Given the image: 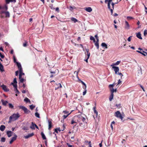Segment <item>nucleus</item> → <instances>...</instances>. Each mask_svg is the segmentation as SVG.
<instances>
[{"label":"nucleus","mask_w":147,"mask_h":147,"mask_svg":"<svg viewBox=\"0 0 147 147\" xmlns=\"http://www.w3.org/2000/svg\"><path fill=\"white\" fill-rule=\"evenodd\" d=\"M20 116L18 113L13 114L9 117V123L11 122L12 121H15L17 120Z\"/></svg>","instance_id":"1"},{"label":"nucleus","mask_w":147,"mask_h":147,"mask_svg":"<svg viewBox=\"0 0 147 147\" xmlns=\"http://www.w3.org/2000/svg\"><path fill=\"white\" fill-rule=\"evenodd\" d=\"M74 119H76L77 120V122L79 123L82 121H86V119L85 118L83 117L81 115H76L74 117Z\"/></svg>","instance_id":"2"},{"label":"nucleus","mask_w":147,"mask_h":147,"mask_svg":"<svg viewBox=\"0 0 147 147\" xmlns=\"http://www.w3.org/2000/svg\"><path fill=\"white\" fill-rule=\"evenodd\" d=\"M115 116L116 117L120 119L121 120H123V117L119 111H117L115 112Z\"/></svg>","instance_id":"3"},{"label":"nucleus","mask_w":147,"mask_h":147,"mask_svg":"<svg viewBox=\"0 0 147 147\" xmlns=\"http://www.w3.org/2000/svg\"><path fill=\"white\" fill-rule=\"evenodd\" d=\"M19 107L20 109L23 110L24 113L26 114H28L30 112V111L24 106H19Z\"/></svg>","instance_id":"4"},{"label":"nucleus","mask_w":147,"mask_h":147,"mask_svg":"<svg viewBox=\"0 0 147 147\" xmlns=\"http://www.w3.org/2000/svg\"><path fill=\"white\" fill-rule=\"evenodd\" d=\"M112 1H105V3H108V8L111 11V15H112L113 13V10L112 9H111L110 4Z\"/></svg>","instance_id":"5"},{"label":"nucleus","mask_w":147,"mask_h":147,"mask_svg":"<svg viewBox=\"0 0 147 147\" xmlns=\"http://www.w3.org/2000/svg\"><path fill=\"white\" fill-rule=\"evenodd\" d=\"M52 119H49L48 120L49 128L48 129L49 130H51L52 127Z\"/></svg>","instance_id":"6"},{"label":"nucleus","mask_w":147,"mask_h":147,"mask_svg":"<svg viewBox=\"0 0 147 147\" xmlns=\"http://www.w3.org/2000/svg\"><path fill=\"white\" fill-rule=\"evenodd\" d=\"M112 67L113 69H114V71L115 72V73L116 74H117V72L119 71V69L118 67H116L114 66H112Z\"/></svg>","instance_id":"7"},{"label":"nucleus","mask_w":147,"mask_h":147,"mask_svg":"<svg viewBox=\"0 0 147 147\" xmlns=\"http://www.w3.org/2000/svg\"><path fill=\"white\" fill-rule=\"evenodd\" d=\"M1 87L2 89L5 92H8L9 90V89L7 88V86L4 84L1 85Z\"/></svg>","instance_id":"8"},{"label":"nucleus","mask_w":147,"mask_h":147,"mask_svg":"<svg viewBox=\"0 0 147 147\" xmlns=\"http://www.w3.org/2000/svg\"><path fill=\"white\" fill-rule=\"evenodd\" d=\"M11 84L13 85V87L15 88V91L16 93L18 94L20 93V92L17 88V85L16 84H13V83H11Z\"/></svg>","instance_id":"9"},{"label":"nucleus","mask_w":147,"mask_h":147,"mask_svg":"<svg viewBox=\"0 0 147 147\" xmlns=\"http://www.w3.org/2000/svg\"><path fill=\"white\" fill-rule=\"evenodd\" d=\"M87 122L86 121H82L79 122V124L80 126L84 128V126L85 125V124H86Z\"/></svg>","instance_id":"10"},{"label":"nucleus","mask_w":147,"mask_h":147,"mask_svg":"<svg viewBox=\"0 0 147 147\" xmlns=\"http://www.w3.org/2000/svg\"><path fill=\"white\" fill-rule=\"evenodd\" d=\"M17 137V136L15 135L14 136L12 137L11 140L10 141L9 144H11L16 139Z\"/></svg>","instance_id":"11"},{"label":"nucleus","mask_w":147,"mask_h":147,"mask_svg":"<svg viewBox=\"0 0 147 147\" xmlns=\"http://www.w3.org/2000/svg\"><path fill=\"white\" fill-rule=\"evenodd\" d=\"M16 63L17 64V66L19 70V71H20V72H22V67L20 63L18 62H16Z\"/></svg>","instance_id":"12"},{"label":"nucleus","mask_w":147,"mask_h":147,"mask_svg":"<svg viewBox=\"0 0 147 147\" xmlns=\"http://www.w3.org/2000/svg\"><path fill=\"white\" fill-rule=\"evenodd\" d=\"M125 29H128L129 28V24L128 22L127 21H125Z\"/></svg>","instance_id":"13"},{"label":"nucleus","mask_w":147,"mask_h":147,"mask_svg":"<svg viewBox=\"0 0 147 147\" xmlns=\"http://www.w3.org/2000/svg\"><path fill=\"white\" fill-rule=\"evenodd\" d=\"M85 10L88 12H90L92 11V9L91 7H86L84 8Z\"/></svg>","instance_id":"14"},{"label":"nucleus","mask_w":147,"mask_h":147,"mask_svg":"<svg viewBox=\"0 0 147 147\" xmlns=\"http://www.w3.org/2000/svg\"><path fill=\"white\" fill-rule=\"evenodd\" d=\"M34 135V134L32 133L31 134H28V135H26L24 136V138L26 139H27L31 137Z\"/></svg>","instance_id":"15"},{"label":"nucleus","mask_w":147,"mask_h":147,"mask_svg":"<svg viewBox=\"0 0 147 147\" xmlns=\"http://www.w3.org/2000/svg\"><path fill=\"white\" fill-rule=\"evenodd\" d=\"M1 101L2 103V105L4 106L6 105L8 103V101H5L3 99H1Z\"/></svg>","instance_id":"16"},{"label":"nucleus","mask_w":147,"mask_h":147,"mask_svg":"<svg viewBox=\"0 0 147 147\" xmlns=\"http://www.w3.org/2000/svg\"><path fill=\"white\" fill-rule=\"evenodd\" d=\"M96 107H94L93 108V109L94 111V115H95L96 116V117H97L98 113V112L96 110Z\"/></svg>","instance_id":"17"},{"label":"nucleus","mask_w":147,"mask_h":147,"mask_svg":"<svg viewBox=\"0 0 147 147\" xmlns=\"http://www.w3.org/2000/svg\"><path fill=\"white\" fill-rule=\"evenodd\" d=\"M13 132L11 131H8L7 132V134L8 137H10L12 136Z\"/></svg>","instance_id":"18"},{"label":"nucleus","mask_w":147,"mask_h":147,"mask_svg":"<svg viewBox=\"0 0 147 147\" xmlns=\"http://www.w3.org/2000/svg\"><path fill=\"white\" fill-rule=\"evenodd\" d=\"M0 71L1 72L4 71L3 68V66L0 62Z\"/></svg>","instance_id":"19"},{"label":"nucleus","mask_w":147,"mask_h":147,"mask_svg":"<svg viewBox=\"0 0 147 147\" xmlns=\"http://www.w3.org/2000/svg\"><path fill=\"white\" fill-rule=\"evenodd\" d=\"M6 18H9L10 17V13L8 11H6L5 13Z\"/></svg>","instance_id":"20"},{"label":"nucleus","mask_w":147,"mask_h":147,"mask_svg":"<svg viewBox=\"0 0 147 147\" xmlns=\"http://www.w3.org/2000/svg\"><path fill=\"white\" fill-rule=\"evenodd\" d=\"M136 36L137 38L140 39H142V38L141 36V34L140 32H138Z\"/></svg>","instance_id":"21"},{"label":"nucleus","mask_w":147,"mask_h":147,"mask_svg":"<svg viewBox=\"0 0 147 147\" xmlns=\"http://www.w3.org/2000/svg\"><path fill=\"white\" fill-rule=\"evenodd\" d=\"M5 128V127L4 125H1L0 127V130L2 131H3Z\"/></svg>","instance_id":"22"},{"label":"nucleus","mask_w":147,"mask_h":147,"mask_svg":"<svg viewBox=\"0 0 147 147\" xmlns=\"http://www.w3.org/2000/svg\"><path fill=\"white\" fill-rule=\"evenodd\" d=\"M41 135L42 136V138L43 140H46V138L43 132H41Z\"/></svg>","instance_id":"23"},{"label":"nucleus","mask_w":147,"mask_h":147,"mask_svg":"<svg viewBox=\"0 0 147 147\" xmlns=\"http://www.w3.org/2000/svg\"><path fill=\"white\" fill-rule=\"evenodd\" d=\"M101 46L102 47H105L106 49H107L108 48L107 45L104 42H102L101 44Z\"/></svg>","instance_id":"24"},{"label":"nucleus","mask_w":147,"mask_h":147,"mask_svg":"<svg viewBox=\"0 0 147 147\" xmlns=\"http://www.w3.org/2000/svg\"><path fill=\"white\" fill-rule=\"evenodd\" d=\"M114 96L113 94L111 93V94L109 98V100L110 101H111L113 99Z\"/></svg>","instance_id":"25"},{"label":"nucleus","mask_w":147,"mask_h":147,"mask_svg":"<svg viewBox=\"0 0 147 147\" xmlns=\"http://www.w3.org/2000/svg\"><path fill=\"white\" fill-rule=\"evenodd\" d=\"M121 61H118L115 63H113L112 65L111 66H113L115 65H118L120 63Z\"/></svg>","instance_id":"26"},{"label":"nucleus","mask_w":147,"mask_h":147,"mask_svg":"<svg viewBox=\"0 0 147 147\" xmlns=\"http://www.w3.org/2000/svg\"><path fill=\"white\" fill-rule=\"evenodd\" d=\"M22 129L25 130H28L29 129L28 127L27 126H23Z\"/></svg>","instance_id":"27"},{"label":"nucleus","mask_w":147,"mask_h":147,"mask_svg":"<svg viewBox=\"0 0 147 147\" xmlns=\"http://www.w3.org/2000/svg\"><path fill=\"white\" fill-rule=\"evenodd\" d=\"M110 90L111 93L113 94L114 92H116L117 91V89H114L113 88L110 89Z\"/></svg>","instance_id":"28"},{"label":"nucleus","mask_w":147,"mask_h":147,"mask_svg":"<svg viewBox=\"0 0 147 147\" xmlns=\"http://www.w3.org/2000/svg\"><path fill=\"white\" fill-rule=\"evenodd\" d=\"M98 42L99 41H96L95 43V45L97 49H98L99 48Z\"/></svg>","instance_id":"29"},{"label":"nucleus","mask_w":147,"mask_h":147,"mask_svg":"<svg viewBox=\"0 0 147 147\" xmlns=\"http://www.w3.org/2000/svg\"><path fill=\"white\" fill-rule=\"evenodd\" d=\"M58 86V87L57 88H55V90H57L59 88H62V86L61 85V84L60 83H59L58 84H56Z\"/></svg>","instance_id":"30"},{"label":"nucleus","mask_w":147,"mask_h":147,"mask_svg":"<svg viewBox=\"0 0 147 147\" xmlns=\"http://www.w3.org/2000/svg\"><path fill=\"white\" fill-rule=\"evenodd\" d=\"M30 128L32 129H35L34 124L33 122H32V125L30 126Z\"/></svg>","instance_id":"31"},{"label":"nucleus","mask_w":147,"mask_h":147,"mask_svg":"<svg viewBox=\"0 0 147 147\" xmlns=\"http://www.w3.org/2000/svg\"><path fill=\"white\" fill-rule=\"evenodd\" d=\"M20 74L19 75V78H21V77L22 75H24V73H23L22 72H22H20Z\"/></svg>","instance_id":"32"},{"label":"nucleus","mask_w":147,"mask_h":147,"mask_svg":"<svg viewBox=\"0 0 147 147\" xmlns=\"http://www.w3.org/2000/svg\"><path fill=\"white\" fill-rule=\"evenodd\" d=\"M16 1H6V4H8L10 2H13L14 3H15L16 2Z\"/></svg>","instance_id":"33"},{"label":"nucleus","mask_w":147,"mask_h":147,"mask_svg":"<svg viewBox=\"0 0 147 147\" xmlns=\"http://www.w3.org/2000/svg\"><path fill=\"white\" fill-rule=\"evenodd\" d=\"M71 21H74L75 23L78 22L77 19L74 18H71Z\"/></svg>","instance_id":"34"},{"label":"nucleus","mask_w":147,"mask_h":147,"mask_svg":"<svg viewBox=\"0 0 147 147\" xmlns=\"http://www.w3.org/2000/svg\"><path fill=\"white\" fill-rule=\"evenodd\" d=\"M3 9H5L6 11L8 9V7L6 5H5L3 6Z\"/></svg>","instance_id":"35"},{"label":"nucleus","mask_w":147,"mask_h":147,"mask_svg":"<svg viewBox=\"0 0 147 147\" xmlns=\"http://www.w3.org/2000/svg\"><path fill=\"white\" fill-rule=\"evenodd\" d=\"M71 113V112L69 113H68L67 115H63V119H65L68 117Z\"/></svg>","instance_id":"36"},{"label":"nucleus","mask_w":147,"mask_h":147,"mask_svg":"<svg viewBox=\"0 0 147 147\" xmlns=\"http://www.w3.org/2000/svg\"><path fill=\"white\" fill-rule=\"evenodd\" d=\"M35 116L38 118H40V114L37 112L35 113Z\"/></svg>","instance_id":"37"},{"label":"nucleus","mask_w":147,"mask_h":147,"mask_svg":"<svg viewBox=\"0 0 147 147\" xmlns=\"http://www.w3.org/2000/svg\"><path fill=\"white\" fill-rule=\"evenodd\" d=\"M80 70V69H79L78 71H75L74 72V74H75L76 73V76L78 78V73L79 72Z\"/></svg>","instance_id":"38"},{"label":"nucleus","mask_w":147,"mask_h":147,"mask_svg":"<svg viewBox=\"0 0 147 147\" xmlns=\"http://www.w3.org/2000/svg\"><path fill=\"white\" fill-rule=\"evenodd\" d=\"M9 107L10 108L13 109L14 106L11 104L9 103Z\"/></svg>","instance_id":"39"},{"label":"nucleus","mask_w":147,"mask_h":147,"mask_svg":"<svg viewBox=\"0 0 147 147\" xmlns=\"http://www.w3.org/2000/svg\"><path fill=\"white\" fill-rule=\"evenodd\" d=\"M24 100L26 102H30V100L28 98H26L24 99Z\"/></svg>","instance_id":"40"},{"label":"nucleus","mask_w":147,"mask_h":147,"mask_svg":"<svg viewBox=\"0 0 147 147\" xmlns=\"http://www.w3.org/2000/svg\"><path fill=\"white\" fill-rule=\"evenodd\" d=\"M115 85V84L114 83L113 84H110L109 85V87L110 88V89L112 88H113V87H114Z\"/></svg>","instance_id":"41"},{"label":"nucleus","mask_w":147,"mask_h":147,"mask_svg":"<svg viewBox=\"0 0 147 147\" xmlns=\"http://www.w3.org/2000/svg\"><path fill=\"white\" fill-rule=\"evenodd\" d=\"M13 84H16L17 83V82L16 80V78H15L14 79L13 81V83H12Z\"/></svg>","instance_id":"42"},{"label":"nucleus","mask_w":147,"mask_h":147,"mask_svg":"<svg viewBox=\"0 0 147 147\" xmlns=\"http://www.w3.org/2000/svg\"><path fill=\"white\" fill-rule=\"evenodd\" d=\"M50 8L54 10L55 9V8L53 7V5L52 4H51L49 5Z\"/></svg>","instance_id":"43"},{"label":"nucleus","mask_w":147,"mask_h":147,"mask_svg":"<svg viewBox=\"0 0 147 147\" xmlns=\"http://www.w3.org/2000/svg\"><path fill=\"white\" fill-rule=\"evenodd\" d=\"M35 107V106L33 105H31L30 106V107L31 110H33Z\"/></svg>","instance_id":"44"},{"label":"nucleus","mask_w":147,"mask_h":147,"mask_svg":"<svg viewBox=\"0 0 147 147\" xmlns=\"http://www.w3.org/2000/svg\"><path fill=\"white\" fill-rule=\"evenodd\" d=\"M87 52V56H88V59H89V58L90 55V53L89 52H88V50H86Z\"/></svg>","instance_id":"45"},{"label":"nucleus","mask_w":147,"mask_h":147,"mask_svg":"<svg viewBox=\"0 0 147 147\" xmlns=\"http://www.w3.org/2000/svg\"><path fill=\"white\" fill-rule=\"evenodd\" d=\"M5 141V138L4 137H2L1 138V141L2 142H4Z\"/></svg>","instance_id":"46"},{"label":"nucleus","mask_w":147,"mask_h":147,"mask_svg":"<svg viewBox=\"0 0 147 147\" xmlns=\"http://www.w3.org/2000/svg\"><path fill=\"white\" fill-rule=\"evenodd\" d=\"M74 118L73 119H72L71 120V123L72 124H73L74 123H77V122L76 121H74Z\"/></svg>","instance_id":"47"},{"label":"nucleus","mask_w":147,"mask_h":147,"mask_svg":"<svg viewBox=\"0 0 147 147\" xmlns=\"http://www.w3.org/2000/svg\"><path fill=\"white\" fill-rule=\"evenodd\" d=\"M118 74L121 76V79H122V77L123 76V75L121 73L118 72Z\"/></svg>","instance_id":"48"},{"label":"nucleus","mask_w":147,"mask_h":147,"mask_svg":"<svg viewBox=\"0 0 147 147\" xmlns=\"http://www.w3.org/2000/svg\"><path fill=\"white\" fill-rule=\"evenodd\" d=\"M118 3V2H117V3H114L113 2H111V5L112 6V7L113 9H114V5L116 3Z\"/></svg>","instance_id":"49"},{"label":"nucleus","mask_w":147,"mask_h":147,"mask_svg":"<svg viewBox=\"0 0 147 147\" xmlns=\"http://www.w3.org/2000/svg\"><path fill=\"white\" fill-rule=\"evenodd\" d=\"M27 42L25 41V42L23 44V46L24 47H26L27 46Z\"/></svg>","instance_id":"50"},{"label":"nucleus","mask_w":147,"mask_h":147,"mask_svg":"<svg viewBox=\"0 0 147 147\" xmlns=\"http://www.w3.org/2000/svg\"><path fill=\"white\" fill-rule=\"evenodd\" d=\"M68 146V147H73L74 146L70 145L69 144V143H67L66 144Z\"/></svg>","instance_id":"51"},{"label":"nucleus","mask_w":147,"mask_h":147,"mask_svg":"<svg viewBox=\"0 0 147 147\" xmlns=\"http://www.w3.org/2000/svg\"><path fill=\"white\" fill-rule=\"evenodd\" d=\"M19 79H20V82H22V83H23V82H24V79L23 78H19Z\"/></svg>","instance_id":"52"},{"label":"nucleus","mask_w":147,"mask_h":147,"mask_svg":"<svg viewBox=\"0 0 147 147\" xmlns=\"http://www.w3.org/2000/svg\"><path fill=\"white\" fill-rule=\"evenodd\" d=\"M144 35L146 36L147 35V30H145L144 31Z\"/></svg>","instance_id":"53"},{"label":"nucleus","mask_w":147,"mask_h":147,"mask_svg":"<svg viewBox=\"0 0 147 147\" xmlns=\"http://www.w3.org/2000/svg\"><path fill=\"white\" fill-rule=\"evenodd\" d=\"M134 18L130 16H127V19L128 20H131L132 19H133Z\"/></svg>","instance_id":"54"},{"label":"nucleus","mask_w":147,"mask_h":147,"mask_svg":"<svg viewBox=\"0 0 147 147\" xmlns=\"http://www.w3.org/2000/svg\"><path fill=\"white\" fill-rule=\"evenodd\" d=\"M95 38H96V41H99V39H98V36L97 34L95 36Z\"/></svg>","instance_id":"55"},{"label":"nucleus","mask_w":147,"mask_h":147,"mask_svg":"<svg viewBox=\"0 0 147 147\" xmlns=\"http://www.w3.org/2000/svg\"><path fill=\"white\" fill-rule=\"evenodd\" d=\"M79 80L80 81V82L82 83V84H83L84 85H86L85 84L82 80Z\"/></svg>","instance_id":"56"},{"label":"nucleus","mask_w":147,"mask_h":147,"mask_svg":"<svg viewBox=\"0 0 147 147\" xmlns=\"http://www.w3.org/2000/svg\"><path fill=\"white\" fill-rule=\"evenodd\" d=\"M6 11H0V14H2L3 13H5Z\"/></svg>","instance_id":"57"},{"label":"nucleus","mask_w":147,"mask_h":147,"mask_svg":"<svg viewBox=\"0 0 147 147\" xmlns=\"http://www.w3.org/2000/svg\"><path fill=\"white\" fill-rule=\"evenodd\" d=\"M0 56L2 58H3L4 57V56L3 55H2L0 52Z\"/></svg>","instance_id":"58"},{"label":"nucleus","mask_w":147,"mask_h":147,"mask_svg":"<svg viewBox=\"0 0 147 147\" xmlns=\"http://www.w3.org/2000/svg\"><path fill=\"white\" fill-rule=\"evenodd\" d=\"M86 90H85V91L83 92V95H84L86 94Z\"/></svg>","instance_id":"59"},{"label":"nucleus","mask_w":147,"mask_h":147,"mask_svg":"<svg viewBox=\"0 0 147 147\" xmlns=\"http://www.w3.org/2000/svg\"><path fill=\"white\" fill-rule=\"evenodd\" d=\"M120 104H116V106L118 108H120Z\"/></svg>","instance_id":"60"},{"label":"nucleus","mask_w":147,"mask_h":147,"mask_svg":"<svg viewBox=\"0 0 147 147\" xmlns=\"http://www.w3.org/2000/svg\"><path fill=\"white\" fill-rule=\"evenodd\" d=\"M121 80L120 79H119L118 80L117 84L118 85L119 84H120V83H121Z\"/></svg>","instance_id":"61"},{"label":"nucleus","mask_w":147,"mask_h":147,"mask_svg":"<svg viewBox=\"0 0 147 147\" xmlns=\"http://www.w3.org/2000/svg\"><path fill=\"white\" fill-rule=\"evenodd\" d=\"M63 112L65 114H67L69 112L66 111H63Z\"/></svg>","instance_id":"62"},{"label":"nucleus","mask_w":147,"mask_h":147,"mask_svg":"<svg viewBox=\"0 0 147 147\" xmlns=\"http://www.w3.org/2000/svg\"><path fill=\"white\" fill-rule=\"evenodd\" d=\"M94 38V37L92 36H91L90 37V39L91 40H93Z\"/></svg>","instance_id":"63"},{"label":"nucleus","mask_w":147,"mask_h":147,"mask_svg":"<svg viewBox=\"0 0 147 147\" xmlns=\"http://www.w3.org/2000/svg\"><path fill=\"white\" fill-rule=\"evenodd\" d=\"M89 145L88 146V147H92V146H91V142H89Z\"/></svg>","instance_id":"64"}]
</instances>
